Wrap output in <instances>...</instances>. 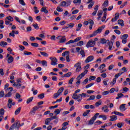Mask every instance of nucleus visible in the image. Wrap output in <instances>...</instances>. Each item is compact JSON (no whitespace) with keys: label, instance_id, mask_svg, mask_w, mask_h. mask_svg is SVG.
I'll list each match as a JSON object with an SVG mask.
<instances>
[{"label":"nucleus","instance_id":"nucleus-30","mask_svg":"<svg viewBox=\"0 0 130 130\" xmlns=\"http://www.w3.org/2000/svg\"><path fill=\"white\" fill-rule=\"evenodd\" d=\"M99 117L103 118V120H106L107 117H106V115H99Z\"/></svg>","mask_w":130,"mask_h":130},{"label":"nucleus","instance_id":"nucleus-62","mask_svg":"<svg viewBox=\"0 0 130 130\" xmlns=\"http://www.w3.org/2000/svg\"><path fill=\"white\" fill-rule=\"evenodd\" d=\"M79 67H81V63L80 62H77L74 65V68H78Z\"/></svg>","mask_w":130,"mask_h":130},{"label":"nucleus","instance_id":"nucleus-61","mask_svg":"<svg viewBox=\"0 0 130 130\" xmlns=\"http://www.w3.org/2000/svg\"><path fill=\"white\" fill-rule=\"evenodd\" d=\"M108 94H109V91H105L103 92V93H102V95H103L104 96L108 95Z\"/></svg>","mask_w":130,"mask_h":130},{"label":"nucleus","instance_id":"nucleus-9","mask_svg":"<svg viewBox=\"0 0 130 130\" xmlns=\"http://www.w3.org/2000/svg\"><path fill=\"white\" fill-rule=\"evenodd\" d=\"M38 109H39V107H34V108H32L31 111L29 112V114L33 115L35 114V112H36V110H38Z\"/></svg>","mask_w":130,"mask_h":130},{"label":"nucleus","instance_id":"nucleus-34","mask_svg":"<svg viewBox=\"0 0 130 130\" xmlns=\"http://www.w3.org/2000/svg\"><path fill=\"white\" fill-rule=\"evenodd\" d=\"M67 26H68V28H70V29H72V28H73L75 26V24H74V23H71L68 24Z\"/></svg>","mask_w":130,"mask_h":130},{"label":"nucleus","instance_id":"nucleus-3","mask_svg":"<svg viewBox=\"0 0 130 130\" xmlns=\"http://www.w3.org/2000/svg\"><path fill=\"white\" fill-rule=\"evenodd\" d=\"M73 99H75V100H77L78 102H81L83 98L82 97V94H79L78 95L76 93H74L72 96Z\"/></svg>","mask_w":130,"mask_h":130},{"label":"nucleus","instance_id":"nucleus-47","mask_svg":"<svg viewBox=\"0 0 130 130\" xmlns=\"http://www.w3.org/2000/svg\"><path fill=\"white\" fill-rule=\"evenodd\" d=\"M88 82H89V79L88 78L85 79L82 82L83 85H86L88 83Z\"/></svg>","mask_w":130,"mask_h":130},{"label":"nucleus","instance_id":"nucleus-10","mask_svg":"<svg viewBox=\"0 0 130 130\" xmlns=\"http://www.w3.org/2000/svg\"><path fill=\"white\" fill-rule=\"evenodd\" d=\"M87 4H89L88 6V9H92V7L93 6H94V4H95V2L92 1H89Z\"/></svg>","mask_w":130,"mask_h":130},{"label":"nucleus","instance_id":"nucleus-58","mask_svg":"<svg viewBox=\"0 0 130 130\" xmlns=\"http://www.w3.org/2000/svg\"><path fill=\"white\" fill-rule=\"evenodd\" d=\"M93 85H94L93 83H90V84L87 85L85 86V88H86V89H88V88H90V87H92V86H93Z\"/></svg>","mask_w":130,"mask_h":130},{"label":"nucleus","instance_id":"nucleus-37","mask_svg":"<svg viewBox=\"0 0 130 130\" xmlns=\"http://www.w3.org/2000/svg\"><path fill=\"white\" fill-rule=\"evenodd\" d=\"M0 45L1 46H5L6 45H8V43H7L6 42L2 41L0 43Z\"/></svg>","mask_w":130,"mask_h":130},{"label":"nucleus","instance_id":"nucleus-57","mask_svg":"<svg viewBox=\"0 0 130 130\" xmlns=\"http://www.w3.org/2000/svg\"><path fill=\"white\" fill-rule=\"evenodd\" d=\"M71 43H75V41L73 40H71L70 41L66 43V45H68V44H71Z\"/></svg>","mask_w":130,"mask_h":130},{"label":"nucleus","instance_id":"nucleus-35","mask_svg":"<svg viewBox=\"0 0 130 130\" xmlns=\"http://www.w3.org/2000/svg\"><path fill=\"white\" fill-rule=\"evenodd\" d=\"M73 3L74 4H75L76 6H79V5H81V1H74Z\"/></svg>","mask_w":130,"mask_h":130},{"label":"nucleus","instance_id":"nucleus-64","mask_svg":"<svg viewBox=\"0 0 130 130\" xmlns=\"http://www.w3.org/2000/svg\"><path fill=\"white\" fill-rule=\"evenodd\" d=\"M73 82H74V78H72L69 81V84L73 85Z\"/></svg>","mask_w":130,"mask_h":130},{"label":"nucleus","instance_id":"nucleus-24","mask_svg":"<svg viewBox=\"0 0 130 130\" xmlns=\"http://www.w3.org/2000/svg\"><path fill=\"white\" fill-rule=\"evenodd\" d=\"M33 98H34L33 96H31L26 101L27 104H29V103H30V102H32L33 101Z\"/></svg>","mask_w":130,"mask_h":130},{"label":"nucleus","instance_id":"nucleus-48","mask_svg":"<svg viewBox=\"0 0 130 130\" xmlns=\"http://www.w3.org/2000/svg\"><path fill=\"white\" fill-rule=\"evenodd\" d=\"M24 54L25 55H31V54H32V52H28V51H24Z\"/></svg>","mask_w":130,"mask_h":130},{"label":"nucleus","instance_id":"nucleus-17","mask_svg":"<svg viewBox=\"0 0 130 130\" xmlns=\"http://www.w3.org/2000/svg\"><path fill=\"white\" fill-rule=\"evenodd\" d=\"M13 61H14V57H13L12 56H10L8 59V62L9 63H12Z\"/></svg>","mask_w":130,"mask_h":130},{"label":"nucleus","instance_id":"nucleus-8","mask_svg":"<svg viewBox=\"0 0 130 130\" xmlns=\"http://www.w3.org/2000/svg\"><path fill=\"white\" fill-rule=\"evenodd\" d=\"M93 59H94V56H89L86 59L85 62H86V63H88V62H90V61H92Z\"/></svg>","mask_w":130,"mask_h":130},{"label":"nucleus","instance_id":"nucleus-41","mask_svg":"<svg viewBox=\"0 0 130 130\" xmlns=\"http://www.w3.org/2000/svg\"><path fill=\"white\" fill-rule=\"evenodd\" d=\"M12 96V92L9 91L7 94L5 95V97L7 98V97H11Z\"/></svg>","mask_w":130,"mask_h":130},{"label":"nucleus","instance_id":"nucleus-26","mask_svg":"<svg viewBox=\"0 0 130 130\" xmlns=\"http://www.w3.org/2000/svg\"><path fill=\"white\" fill-rule=\"evenodd\" d=\"M60 111H61V109H56L54 112V113H55V114H56V115H57V114H59V113H60Z\"/></svg>","mask_w":130,"mask_h":130},{"label":"nucleus","instance_id":"nucleus-52","mask_svg":"<svg viewBox=\"0 0 130 130\" xmlns=\"http://www.w3.org/2000/svg\"><path fill=\"white\" fill-rule=\"evenodd\" d=\"M123 124H124L123 123L119 122V123H117V126L118 127H119V128H120V127H121V126H122V125H123Z\"/></svg>","mask_w":130,"mask_h":130},{"label":"nucleus","instance_id":"nucleus-54","mask_svg":"<svg viewBox=\"0 0 130 130\" xmlns=\"http://www.w3.org/2000/svg\"><path fill=\"white\" fill-rule=\"evenodd\" d=\"M108 6V1H105L103 4V7H106Z\"/></svg>","mask_w":130,"mask_h":130},{"label":"nucleus","instance_id":"nucleus-16","mask_svg":"<svg viewBox=\"0 0 130 130\" xmlns=\"http://www.w3.org/2000/svg\"><path fill=\"white\" fill-rule=\"evenodd\" d=\"M21 109H22V107H20L17 109L16 110L15 112V115H18V114H19V113L21 112Z\"/></svg>","mask_w":130,"mask_h":130},{"label":"nucleus","instance_id":"nucleus-50","mask_svg":"<svg viewBox=\"0 0 130 130\" xmlns=\"http://www.w3.org/2000/svg\"><path fill=\"white\" fill-rule=\"evenodd\" d=\"M81 70H82V66L76 67V72H81Z\"/></svg>","mask_w":130,"mask_h":130},{"label":"nucleus","instance_id":"nucleus-4","mask_svg":"<svg viewBox=\"0 0 130 130\" xmlns=\"http://www.w3.org/2000/svg\"><path fill=\"white\" fill-rule=\"evenodd\" d=\"M96 44V42L93 41V40H90L86 44V47L89 48V47H94Z\"/></svg>","mask_w":130,"mask_h":130},{"label":"nucleus","instance_id":"nucleus-60","mask_svg":"<svg viewBox=\"0 0 130 130\" xmlns=\"http://www.w3.org/2000/svg\"><path fill=\"white\" fill-rule=\"evenodd\" d=\"M32 26L34 27L35 29L37 30H38L39 29V26H38V24L37 23H36L35 24H32Z\"/></svg>","mask_w":130,"mask_h":130},{"label":"nucleus","instance_id":"nucleus-1","mask_svg":"<svg viewBox=\"0 0 130 130\" xmlns=\"http://www.w3.org/2000/svg\"><path fill=\"white\" fill-rule=\"evenodd\" d=\"M23 125H24V123L21 124L20 123V121L17 120L15 123H14L11 126L9 130H14V128H15V127H16V128L19 130V129L20 128V126H23Z\"/></svg>","mask_w":130,"mask_h":130},{"label":"nucleus","instance_id":"nucleus-40","mask_svg":"<svg viewBox=\"0 0 130 130\" xmlns=\"http://www.w3.org/2000/svg\"><path fill=\"white\" fill-rule=\"evenodd\" d=\"M50 121H51L49 120V118L46 119L45 121V124H46V125H48V123H49Z\"/></svg>","mask_w":130,"mask_h":130},{"label":"nucleus","instance_id":"nucleus-53","mask_svg":"<svg viewBox=\"0 0 130 130\" xmlns=\"http://www.w3.org/2000/svg\"><path fill=\"white\" fill-rule=\"evenodd\" d=\"M38 97L40 99H43V98L44 97V93H42V94H39V95H38Z\"/></svg>","mask_w":130,"mask_h":130},{"label":"nucleus","instance_id":"nucleus-15","mask_svg":"<svg viewBox=\"0 0 130 130\" xmlns=\"http://www.w3.org/2000/svg\"><path fill=\"white\" fill-rule=\"evenodd\" d=\"M64 90V88H63V87H61L58 90L57 93H58L59 95H61L62 92H63Z\"/></svg>","mask_w":130,"mask_h":130},{"label":"nucleus","instance_id":"nucleus-13","mask_svg":"<svg viewBox=\"0 0 130 130\" xmlns=\"http://www.w3.org/2000/svg\"><path fill=\"white\" fill-rule=\"evenodd\" d=\"M108 41V45H109V50H111L112 48V46H113V41H111L109 42V41Z\"/></svg>","mask_w":130,"mask_h":130},{"label":"nucleus","instance_id":"nucleus-49","mask_svg":"<svg viewBox=\"0 0 130 130\" xmlns=\"http://www.w3.org/2000/svg\"><path fill=\"white\" fill-rule=\"evenodd\" d=\"M9 36H12V37H15V30H12L11 32L9 34Z\"/></svg>","mask_w":130,"mask_h":130},{"label":"nucleus","instance_id":"nucleus-63","mask_svg":"<svg viewBox=\"0 0 130 130\" xmlns=\"http://www.w3.org/2000/svg\"><path fill=\"white\" fill-rule=\"evenodd\" d=\"M19 4L22 6H26V3H24V1H19Z\"/></svg>","mask_w":130,"mask_h":130},{"label":"nucleus","instance_id":"nucleus-11","mask_svg":"<svg viewBox=\"0 0 130 130\" xmlns=\"http://www.w3.org/2000/svg\"><path fill=\"white\" fill-rule=\"evenodd\" d=\"M110 118H111L109 121H115V120H117V116L116 115H112L110 116Z\"/></svg>","mask_w":130,"mask_h":130},{"label":"nucleus","instance_id":"nucleus-59","mask_svg":"<svg viewBox=\"0 0 130 130\" xmlns=\"http://www.w3.org/2000/svg\"><path fill=\"white\" fill-rule=\"evenodd\" d=\"M42 66H46V67H47V61H46V60H42Z\"/></svg>","mask_w":130,"mask_h":130},{"label":"nucleus","instance_id":"nucleus-43","mask_svg":"<svg viewBox=\"0 0 130 130\" xmlns=\"http://www.w3.org/2000/svg\"><path fill=\"white\" fill-rule=\"evenodd\" d=\"M0 114L1 115H2V116L5 114V109H4L3 108L1 109Z\"/></svg>","mask_w":130,"mask_h":130},{"label":"nucleus","instance_id":"nucleus-19","mask_svg":"<svg viewBox=\"0 0 130 130\" xmlns=\"http://www.w3.org/2000/svg\"><path fill=\"white\" fill-rule=\"evenodd\" d=\"M114 114L118 115L119 116H123L124 115L123 114L117 111H114Z\"/></svg>","mask_w":130,"mask_h":130},{"label":"nucleus","instance_id":"nucleus-20","mask_svg":"<svg viewBox=\"0 0 130 130\" xmlns=\"http://www.w3.org/2000/svg\"><path fill=\"white\" fill-rule=\"evenodd\" d=\"M118 24H119V25H120L121 27H123V26H124V23H123V20L121 19H119L118 20Z\"/></svg>","mask_w":130,"mask_h":130},{"label":"nucleus","instance_id":"nucleus-12","mask_svg":"<svg viewBox=\"0 0 130 130\" xmlns=\"http://www.w3.org/2000/svg\"><path fill=\"white\" fill-rule=\"evenodd\" d=\"M119 109L121 111H125V104H123L119 106Z\"/></svg>","mask_w":130,"mask_h":130},{"label":"nucleus","instance_id":"nucleus-21","mask_svg":"<svg viewBox=\"0 0 130 130\" xmlns=\"http://www.w3.org/2000/svg\"><path fill=\"white\" fill-rule=\"evenodd\" d=\"M107 41H109V40H106V39L104 38L101 39V43H102V44H105V43H106Z\"/></svg>","mask_w":130,"mask_h":130},{"label":"nucleus","instance_id":"nucleus-42","mask_svg":"<svg viewBox=\"0 0 130 130\" xmlns=\"http://www.w3.org/2000/svg\"><path fill=\"white\" fill-rule=\"evenodd\" d=\"M95 79H96L95 76H91L89 77V81H94V80H95Z\"/></svg>","mask_w":130,"mask_h":130},{"label":"nucleus","instance_id":"nucleus-31","mask_svg":"<svg viewBox=\"0 0 130 130\" xmlns=\"http://www.w3.org/2000/svg\"><path fill=\"white\" fill-rule=\"evenodd\" d=\"M60 7H67V2L66 1L62 2L60 4Z\"/></svg>","mask_w":130,"mask_h":130},{"label":"nucleus","instance_id":"nucleus-23","mask_svg":"<svg viewBox=\"0 0 130 130\" xmlns=\"http://www.w3.org/2000/svg\"><path fill=\"white\" fill-rule=\"evenodd\" d=\"M90 112H91V110H86V112L83 113V116H84V117L88 116V114H89V113H90Z\"/></svg>","mask_w":130,"mask_h":130},{"label":"nucleus","instance_id":"nucleus-32","mask_svg":"<svg viewBox=\"0 0 130 130\" xmlns=\"http://www.w3.org/2000/svg\"><path fill=\"white\" fill-rule=\"evenodd\" d=\"M40 53H41V54L42 55H43V56H45L46 57H47V56H48V54H47L46 52H41L40 51Z\"/></svg>","mask_w":130,"mask_h":130},{"label":"nucleus","instance_id":"nucleus-44","mask_svg":"<svg viewBox=\"0 0 130 130\" xmlns=\"http://www.w3.org/2000/svg\"><path fill=\"white\" fill-rule=\"evenodd\" d=\"M70 51H66L62 54V56H66V55H69Z\"/></svg>","mask_w":130,"mask_h":130},{"label":"nucleus","instance_id":"nucleus-33","mask_svg":"<svg viewBox=\"0 0 130 130\" xmlns=\"http://www.w3.org/2000/svg\"><path fill=\"white\" fill-rule=\"evenodd\" d=\"M108 81H109V79L106 78L103 81V83L105 86H107V82H108Z\"/></svg>","mask_w":130,"mask_h":130},{"label":"nucleus","instance_id":"nucleus-45","mask_svg":"<svg viewBox=\"0 0 130 130\" xmlns=\"http://www.w3.org/2000/svg\"><path fill=\"white\" fill-rule=\"evenodd\" d=\"M5 95V92H4L3 90H1L0 91V98H3L4 96Z\"/></svg>","mask_w":130,"mask_h":130},{"label":"nucleus","instance_id":"nucleus-28","mask_svg":"<svg viewBox=\"0 0 130 130\" xmlns=\"http://www.w3.org/2000/svg\"><path fill=\"white\" fill-rule=\"evenodd\" d=\"M128 37V35L127 34H124L122 36H121L120 38L121 39H126Z\"/></svg>","mask_w":130,"mask_h":130},{"label":"nucleus","instance_id":"nucleus-36","mask_svg":"<svg viewBox=\"0 0 130 130\" xmlns=\"http://www.w3.org/2000/svg\"><path fill=\"white\" fill-rule=\"evenodd\" d=\"M31 45L33 47H38L39 46V45L37 43H32Z\"/></svg>","mask_w":130,"mask_h":130},{"label":"nucleus","instance_id":"nucleus-51","mask_svg":"<svg viewBox=\"0 0 130 130\" xmlns=\"http://www.w3.org/2000/svg\"><path fill=\"white\" fill-rule=\"evenodd\" d=\"M80 54H81L82 57H85V51H84V50H81L80 51Z\"/></svg>","mask_w":130,"mask_h":130},{"label":"nucleus","instance_id":"nucleus-27","mask_svg":"<svg viewBox=\"0 0 130 130\" xmlns=\"http://www.w3.org/2000/svg\"><path fill=\"white\" fill-rule=\"evenodd\" d=\"M71 76H72V73L71 72H69L67 74H65L63 75V77H64V78H69V77H71Z\"/></svg>","mask_w":130,"mask_h":130},{"label":"nucleus","instance_id":"nucleus-38","mask_svg":"<svg viewBox=\"0 0 130 130\" xmlns=\"http://www.w3.org/2000/svg\"><path fill=\"white\" fill-rule=\"evenodd\" d=\"M116 83V78H114L113 79V80L110 83V85H111V86H113V85H114V84H115Z\"/></svg>","mask_w":130,"mask_h":130},{"label":"nucleus","instance_id":"nucleus-29","mask_svg":"<svg viewBox=\"0 0 130 130\" xmlns=\"http://www.w3.org/2000/svg\"><path fill=\"white\" fill-rule=\"evenodd\" d=\"M96 98V96L95 95H91L89 99L87 100V101H90L91 100H94Z\"/></svg>","mask_w":130,"mask_h":130},{"label":"nucleus","instance_id":"nucleus-39","mask_svg":"<svg viewBox=\"0 0 130 130\" xmlns=\"http://www.w3.org/2000/svg\"><path fill=\"white\" fill-rule=\"evenodd\" d=\"M105 67H106L105 64L103 63L100 66V67H99V70H101V69H104V68H105Z\"/></svg>","mask_w":130,"mask_h":130},{"label":"nucleus","instance_id":"nucleus-2","mask_svg":"<svg viewBox=\"0 0 130 130\" xmlns=\"http://www.w3.org/2000/svg\"><path fill=\"white\" fill-rule=\"evenodd\" d=\"M90 67V64H87L85 67V69H86L85 71H84L82 73H81L80 75H79L78 76V79H82V78H84L85 77V75H86V74H88V69H89Z\"/></svg>","mask_w":130,"mask_h":130},{"label":"nucleus","instance_id":"nucleus-56","mask_svg":"<svg viewBox=\"0 0 130 130\" xmlns=\"http://www.w3.org/2000/svg\"><path fill=\"white\" fill-rule=\"evenodd\" d=\"M83 44H84V42L83 41H81L77 43V45H78V46H82Z\"/></svg>","mask_w":130,"mask_h":130},{"label":"nucleus","instance_id":"nucleus-7","mask_svg":"<svg viewBox=\"0 0 130 130\" xmlns=\"http://www.w3.org/2000/svg\"><path fill=\"white\" fill-rule=\"evenodd\" d=\"M105 28V25H103L101 27H99L96 30L94 31V32L96 33V35L98 34H100V33L102 32V30H103V29H104Z\"/></svg>","mask_w":130,"mask_h":130},{"label":"nucleus","instance_id":"nucleus-18","mask_svg":"<svg viewBox=\"0 0 130 130\" xmlns=\"http://www.w3.org/2000/svg\"><path fill=\"white\" fill-rule=\"evenodd\" d=\"M41 12L45 13V14H47L48 13V10L46 9V7H44L41 8Z\"/></svg>","mask_w":130,"mask_h":130},{"label":"nucleus","instance_id":"nucleus-25","mask_svg":"<svg viewBox=\"0 0 130 130\" xmlns=\"http://www.w3.org/2000/svg\"><path fill=\"white\" fill-rule=\"evenodd\" d=\"M117 97H116V99H119L120 98H121L122 97H123L124 95L123 94L121 93H119L117 94Z\"/></svg>","mask_w":130,"mask_h":130},{"label":"nucleus","instance_id":"nucleus-22","mask_svg":"<svg viewBox=\"0 0 130 130\" xmlns=\"http://www.w3.org/2000/svg\"><path fill=\"white\" fill-rule=\"evenodd\" d=\"M6 20H8V21L10 22H13V21H14V18H13V17L9 16L6 17Z\"/></svg>","mask_w":130,"mask_h":130},{"label":"nucleus","instance_id":"nucleus-55","mask_svg":"<svg viewBox=\"0 0 130 130\" xmlns=\"http://www.w3.org/2000/svg\"><path fill=\"white\" fill-rule=\"evenodd\" d=\"M101 104H102L101 101H100L95 103V106H96V107H99L100 105H101Z\"/></svg>","mask_w":130,"mask_h":130},{"label":"nucleus","instance_id":"nucleus-46","mask_svg":"<svg viewBox=\"0 0 130 130\" xmlns=\"http://www.w3.org/2000/svg\"><path fill=\"white\" fill-rule=\"evenodd\" d=\"M34 10H35L34 12H35V14H38L39 13V10H38L37 9V7L35 6L34 7Z\"/></svg>","mask_w":130,"mask_h":130},{"label":"nucleus","instance_id":"nucleus-5","mask_svg":"<svg viewBox=\"0 0 130 130\" xmlns=\"http://www.w3.org/2000/svg\"><path fill=\"white\" fill-rule=\"evenodd\" d=\"M56 39H58L59 41V43H64L67 41V39L66 36H58L56 37Z\"/></svg>","mask_w":130,"mask_h":130},{"label":"nucleus","instance_id":"nucleus-6","mask_svg":"<svg viewBox=\"0 0 130 130\" xmlns=\"http://www.w3.org/2000/svg\"><path fill=\"white\" fill-rule=\"evenodd\" d=\"M50 59H51V66H56L57 64V59L56 57H50Z\"/></svg>","mask_w":130,"mask_h":130},{"label":"nucleus","instance_id":"nucleus-14","mask_svg":"<svg viewBox=\"0 0 130 130\" xmlns=\"http://www.w3.org/2000/svg\"><path fill=\"white\" fill-rule=\"evenodd\" d=\"M95 120H96L94 118L92 117L88 122L89 125H92V124H94Z\"/></svg>","mask_w":130,"mask_h":130}]
</instances>
